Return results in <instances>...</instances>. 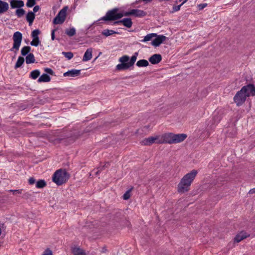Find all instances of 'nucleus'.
<instances>
[{
  "label": "nucleus",
  "mask_w": 255,
  "mask_h": 255,
  "mask_svg": "<svg viewBox=\"0 0 255 255\" xmlns=\"http://www.w3.org/2000/svg\"><path fill=\"white\" fill-rule=\"evenodd\" d=\"M187 137L185 133L174 134L172 132L165 133L160 136L159 143L175 144L184 141Z\"/></svg>",
  "instance_id": "1"
},
{
  "label": "nucleus",
  "mask_w": 255,
  "mask_h": 255,
  "mask_svg": "<svg viewBox=\"0 0 255 255\" xmlns=\"http://www.w3.org/2000/svg\"><path fill=\"white\" fill-rule=\"evenodd\" d=\"M121 23L127 28H130L132 25V22L130 18H125L122 20L116 21L114 23L115 25H119Z\"/></svg>",
  "instance_id": "11"
},
{
  "label": "nucleus",
  "mask_w": 255,
  "mask_h": 255,
  "mask_svg": "<svg viewBox=\"0 0 255 255\" xmlns=\"http://www.w3.org/2000/svg\"><path fill=\"white\" fill-rule=\"evenodd\" d=\"M40 41L39 38H33V40L30 42V45L34 46H37Z\"/></svg>",
  "instance_id": "34"
},
{
  "label": "nucleus",
  "mask_w": 255,
  "mask_h": 255,
  "mask_svg": "<svg viewBox=\"0 0 255 255\" xmlns=\"http://www.w3.org/2000/svg\"><path fill=\"white\" fill-rule=\"evenodd\" d=\"M245 88H242L238 91L234 97V101L236 104L237 106H242L246 101L247 97L244 93V91Z\"/></svg>",
  "instance_id": "7"
},
{
  "label": "nucleus",
  "mask_w": 255,
  "mask_h": 255,
  "mask_svg": "<svg viewBox=\"0 0 255 255\" xmlns=\"http://www.w3.org/2000/svg\"><path fill=\"white\" fill-rule=\"evenodd\" d=\"M40 72L38 70L32 71L30 74V77L32 79H36L40 75Z\"/></svg>",
  "instance_id": "29"
},
{
  "label": "nucleus",
  "mask_w": 255,
  "mask_h": 255,
  "mask_svg": "<svg viewBox=\"0 0 255 255\" xmlns=\"http://www.w3.org/2000/svg\"><path fill=\"white\" fill-rule=\"evenodd\" d=\"M35 183V179L33 178H30L29 179V183L31 185Z\"/></svg>",
  "instance_id": "49"
},
{
  "label": "nucleus",
  "mask_w": 255,
  "mask_h": 255,
  "mask_svg": "<svg viewBox=\"0 0 255 255\" xmlns=\"http://www.w3.org/2000/svg\"><path fill=\"white\" fill-rule=\"evenodd\" d=\"M198 174V171L197 170H193L190 172L187 173L185 175H196Z\"/></svg>",
  "instance_id": "44"
},
{
  "label": "nucleus",
  "mask_w": 255,
  "mask_h": 255,
  "mask_svg": "<svg viewBox=\"0 0 255 255\" xmlns=\"http://www.w3.org/2000/svg\"><path fill=\"white\" fill-rule=\"evenodd\" d=\"M157 36L156 33H149L146 35L145 36H144V38L142 40H140V42H146L147 41H149L152 39L153 37H155Z\"/></svg>",
  "instance_id": "24"
},
{
  "label": "nucleus",
  "mask_w": 255,
  "mask_h": 255,
  "mask_svg": "<svg viewBox=\"0 0 255 255\" xmlns=\"http://www.w3.org/2000/svg\"><path fill=\"white\" fill-rule=\"evenodd\" d=\"M9 7L7 2L0 0V13L6 12Z\"/></svg>",
  "instance_id": "20"
},
{
  "label": "nucleus",
  "mask_w": 255,
  "mask_h": 255,
  "mask_svg": "<svg viewBox=\"0 0 255 255\" xmlns=\"http://www.w3.org/2000/svg\"><path fill=\"white\" fill-rule=\"evenodd\" d=\"M24 58L23 57L19 56L18 58L17 62L14 66V69H16L17 68L20 67L24 63Z\"/></svg>",
  "instance_id": "27"
},
{
  "label": "nucleus",
  "mask_w": 255,
  "mask_h": 255,
  "mask_svg": "<svg viewBox=\"0 0 255 255\" xmlns=\"http://www.w3.org/2000/svg\"><path fill=\"white\" fill-rule=\"evenodd\" d=\"M148 65L149 63L148 61L145 59L139 60L136 63V65L138 67H146Z\"/></svg>",
  "instance_id": "25"
},
{
  "label": "nucleus",
  "mask_w": 255,
  "mask_h": 255,
  "mask_svg": "<svg viewBox=\"0 0 255 255\" xmlns=\"http://www.w3.org/2000/svg\"><path fill=\"white\" fill-rule=\"evenodd\" d=\"M40 31L39 29H35L32 31L31 36L32 38H39L38 35L40 34Z\"/></svg>",
  "instance_id": "37"
},
{
  "label": "nucleus",
  "mask_w": 255,
  "mask_h": 255,
  "mask_svg": "<svg viewBox=\"0 0 255 255\" xmlns=\"http://www.w3.org/2000/svg\"><path fill=\"white\" fill-rule=\"evenodd\" d=\"M71 136H69V135H64L62 137L58 138V139L60 141L65 139V138H70Z\"/></svg>",
  "instance_id": "46"
},
{
  "label": "nucleus",
  "mask_w": 255,
  "mask_h": 255,
  "mask_svg": "<svg viewBox=\"0 0 255 255\" xmlns=\"http://www.w3.org/2000/svg\"><path fill=\"white\" fill-rule=\"evenodd\" d=\"M254 193H255V188L251 189L249 192V194H254Z\"/></svg>",
  "instance_id": "50"
},
{
  "label": "nucleus",
  "mask_w": 255,
  "mask_h": 255,
  "mask_svg": "<svg viewBox=\"0 0 255 255\" xmlns=\"http://www.w3.org/2000/svg\"><path fill=\"white\" fill-rule=\"evenodd\" d=\"M41 255H53L52 251L49 249H46Z\"/></svg>",
  "instance_id": "41"
},
{
  "label": "nucleus",
  "mask_w": 255,
  "mask_h": 255,
  "mask_svg": "<svg viewBox=\"0 0 255 255\" xmlns=\"http://www.w3.org/2000/svg\"><path fill=\"white\" fill-rule=\"evenodd\" d=\"M180 1H182V2L181 3V4H182V5L184 4L186 1H188V0H179Z\"/></svg>",
  "instance_id": "51"
},
{
  "label": "nucleus",
  "mask_w": 255,
  "mask_h": 255,
  "mask_svg": "<svg viewBox=\"0 0 255 255\" xmlns=\"http://www.w3.org/2000/svg\"><path fill=\"white\" fill-rule=\"evenodd\" d=\"M25 13V10L21 8H18L15 11V14L19 18L22 17Z\"/></svg>",
  "instance_id": "32"
},
{
  "label": "nucleus",
  "mask_w": 255,
  "mask_h": 255,
  "mask_svg": "<svg viewBox=\"0 0 255 255\" xmlns=\"http://www.w3.org/2000/svg\"><path fill=\"white\" fill-rule=\"evenodd\" d=\"M35 18V14L31 11L28 12L26 16V19L29 23V25H31Z\"/></svg>",
  "instance_id": "21"
},
{
  "label": "nucleus",
  "mask_w": 255,
  "mask_h": 255,
  "mask_svg": "<svg viewBox=\"0 0 255 255\" xmlns=\"http://www.w3.org/2000/svg\"><path fill=\"white\" fill-rule=\"evenodd\" d=\"M35 0H27L26 5L28 7H31L35 4Z\"/></svg>",
  "instance_id": "38"
},
{
  "label": "nucleus",
  "mask_w": 255,
  "mask_h": 255,
  "mask_svg": "<svg viewBox=\"0 0 255 255\" xmlns=\"http://www.w3.org/2000/svg\"><path fill=\"white\" fill-rule=\"evenodd\" d=\"M156 38L152 40L151 44L155 47L159 46L166 39V37L163 35H157Z\"/></svg>",
  "instance_id": "12"
},
{
  "label": "nucleus",
  "mask_w": 255,
  "mask_h": 255,
  "mask_svg": "<svg viewBox=\"0 0 255 255\" xmlns=\"http://www.w3.org/2000/svg\"><path fill=\"white\" fill-rule=\"evenodd\" d=\"M31 48L30 46H25L22 48L21 50V54L22 56H26L30 52Z\"/></svg>",
  "instance_id": "31"
},
{
  "label": "nucleus",
  "mask_w": 255,
  "mask_h": 255,
  "mask_svg": "<svg viewBox=\"0 0 255 255\" xmlns=\"http://www.w3.org/2000/svg\"><path fill=\"white\" fill-rule=\"evenodd\" d=\"M131 191V189H129L123 195V198L124 200H128V199L130 197V192Z\"/></svg>",
  "instance_id": "39"
},
{
  "label": "nucleus",
  "mask_w": 255,
  "mask_h": 255,
  "mask_svg": "<svg viewBox=\"0 0 255 255\" xmlns=\"http://www.w3.org/2000/svg\"><path fill=\"white\" fill-rule=\"evenodd\" d=\"M118 8H115L107 11L106 15L101 18L105 21H112L121 18L125 16L124 13L118 12Z\"/></svg>",
  "instance_id": "4"
},
{
  "label": "nucleus",
  "mask_w": 255,
  "mask_h": 255,
  "mask_svg": "<svg viewBox=\"0 0 255 255\" xmlns=\"http://www.w3.org/2000/svg\"><path fill=\"white\" fill-rule=\"evenodd\" d=\"M10 5L11 8H19L24 6V2L21 0H10Z\"/></svg>",
  "instance_id": "15"
},
{
  "label": "nucleus",
  "mask_w": 255,
  "mask_h": 255,
  "mask_svg": "<svg viewBox=\"0 0 255 255\" xmlns=\"http://www.w3.org/2000/svg\"><path fill=\"white\" fill-rule=\"evenodd\" d=\"M46 182L43 180H39L36 182V187L38 188H42L46 186Z\"/></svg>",
  "instance_id": "33"
},
{
  "label": "nucleus",
  "mask_w": 255,
  "mask_h": 255,
  "mask_svg": "<svg viewBox=\"0 0 255 255\" xmlns=\"http://www.w3.org/2000/svg\"><path fill=\"white\" fill-rule=\"evenodd\" d=\"M44 71L51 75H54V72L51 68H46L44 69Z\"/></svg>",
  "instance_id": "43"
},
{
  "label": "nucleus",
  "mask_w": 255,
  "mask_h": 255,
  "mask_svg": "<svg viewBox=\"0 0 255 255\" xmlns=\"http://www.w3.org/2000/svg\"><path fill=\"white\" fill-rule=\"evenodd\" d=\"M160 136H150L144 138L141 141V144L144 145H151L153 143L160 144L158 141H160Z\"/></svg>",
  "instance_id": "8"
},
{
  "label": "nucleus",
  "mask_w": 255,
  "mask_h": 255,
  "mask_svg": "<svg viewBox=\"0 0 255 255\" xmlns=\"http://www.w3.org/2000/svg\"><path fill=\"white\" fill-rule=\"evenodd\" d=\"M68 9V6H65L62 9H61L56 17L54 18L53 23L55 24H62L65 20L66 12Z\"/></svg>",
  "instance_id": "5"
},
{
  "label": "nucleus",
  "mask_w": 255,
  "mask_h": 255,
  "mask_svg": "<svg viewBox=\"0 0 255 255\" xmlns=\"http://www.w3.org/2000/svg\"><path fill=\"white\" fill-rule=\"evenodd\" d=\"M39 9H40V7L39 5H35L33 7L32 12H34V13L35 12H36L37 11H38L39 10Z\"/></svg>",
  "instance_id": "47"
},
{
  "label": "nucleus",
  "mask_w": 255,
  "mask_h": 255,
  "mask_svg": "<svg viewBox=\"0 0 255 255\" xmlns=\"http://www.w3.org/2000/svg\"><path fill=\"white\" fill-rule=\"evenodd\" d=\"M92 51L93 49L92 48H89L87 49L83 56L82 59L83 61H87L92 59Z\"/></svg>",
  "instance_id": "17"
},
{
  "label": "nucleus",
  "mask_w": 255,
  "mask_h": 255,
  "mask_svg": "<svg viewBox=\"0 0 255 255\" xmlns=\"http://www.w3.org/2000/svg\"><path fill=\"white\" fill-rule=\"evenodd\" d=\"M80 70L71 69L64 73L63 75L65 77H77L80 74Z\"/></svg>",
  "instance_id": "16"
},
{
  "label": "nucleus",
  "mask_w": 255,
  "mask_h": 255,
  "mask_svg": "<svg viewBox=\"0 0 255 255\" xmlns=\"http://www.w3.org/2000/svg\"><path fill=\"white\" fill-rule=\"evenodd\" d=\"M195 176H183L178 186V191L180 193L187 192Z\"/></svg>",
  "instance_id": "3"
},
{
  "label": "nucleus",
  "mask_w": 255,
  "mask_h": 255,
  "mask_svg": "<svg viewBox=\"0 0 255 255\" xmlns=\"http://www.w3.org/2000/svg\"><path fill=\"white\" fill-rule=\"evenodd\" d=\"M69 176H52V181L57 185H61L69 179Z\"/></svg>",
  "instance_id": "13"
},
{
  "label": "nucleus",
  "mask_w": 255,
  "mask_h": 255,
  "mask_svg": "<svg viewBox=\"0 0 255 255\" xmlns=\"http://www.w3.org/2000/svg\"><path fill=\"white\" fill-rule=\"evenodd\" d=\"M207 6V3H200L198 5V8L199 10H202L204 8H205Z\"/></svg>",
  "instance_id": "42"
},
{
  "label": "nucleus",
  "mask_w": 255,
  "mask_h": 255,
  "mask_svg": "<svg viewBox=\"0 0 255 255\" xmlns=\"http://www.w3.org/2000/svg\"><path fill=\"white\" fill-rule=\"evenodd\" d=\"M72 252L74 255H86L84 251L77 246L72 248Z\"/></svg>",
  "instance_id": "19"
},
{
  "label": "nucleus",
  "mask_w": 255,
  "mask_h": 255,
  "mask_svg": "<svg viewBox=\"0 0 255 255\" xmlns=\"http://www.w3.org/2000/svg\"><path fill=\"white\" fill-rule=\"evenodd\" d=\"M249 234L245 232H241L239 234H238L236 237L235 238V241L237 243L241 242L242 240L246 239L247 237L249 236Z\"/></svg>",
  "instance_id": "18"
},
{
  "label": "nucleus",
  "mask_w": 255,
  "mask_h": 255,
  "mask_svg": "<svg viewBox=\"0 0 255 255\" xmlns=\"http://www.w3.org/2000/svg\"><path fill=\"white\" fill-rule=\"evenodd\" d=\"M138 53L135 52L131 56L129 61V57L128 55H124L119 59V61L121 63L116 66V69L119 71L125 70L128 69L129 67L132 66L136 60Z\"/></svg>",
  "instance_id": "2"
},
{
  "label": "nucleus",
  "mask_w": 255,
  "mask_h": 255,
  "mask_svg": "<svg viewBox=\"0 0 255 255\" xmlns=\"http://www.w3.org/2000/svg\"><path fill=\"white\" fill-rule=\"evenodd\" d=\"M62 54L68 59L70 60L73 57V54L71 52H62Z\"/></svg>",
  "instance_id": "35"
},
{
  "label": "nucleus",
  "mask_w": 255,
  "mask_h": 255,
  "mask_svg": "<svg viewBox=\"0 0 255 255\" xmlns=\"http://www.w3.org/2000/svg\"><path fill=\"white\" fill-rule=\"evenodd\" d=\"M26 63L27 64L33 63L35 61V57L32 53H29L25 58Z\"/></svg>",
  "instance_id": "23"
},
{
  "label": "nucleus",
  "mask_w": 255,
  "mask_h": 255,
  "mask_svg": "<svg viewBox=\"0 0 255 255\" xmlns=\"http://www.w3.org/2000/svg\"><path fill=\"white\" fill-rule=\"evenodd\" d=\"M22 189L18 190H9V192H11L13 194H21L22 193Z\"/></svg>",
  "instance_id": "45"
},
{
  "label": "nucleus",
  "mask_w": 255,
  "mask_h": 255,
  "mask_svg": "<svg viewBox=\"0 0 255 255\" xmlns=\"http://www.w3.org/2000/svg\"><path fill=\"white\" fill-rule=\"evenodd\" d=\"M51 78L47 74H43L38 79V83L48 82L50 81Z\"/></svg>",
  "instance_id": "22"
},
{
  "label": "nucleus",
  "mask_w": 255,
  "mask_h": 255,
  "mask_svg": "<svg viewBox=\"0 0 255 255\" xmlns=\"http://www.w3.org/2000/svg\"><path fill=\"white\" fill-rule=\"evenodd\" d=\"M109 165V163H106L103 167H99L97 169L96 171L94 173L96 174H98L101 173V171H100L103 170V169H105L106 168L108 167Z\"/></svg>",
  "instance_id": "36"
},
{
  "label": "nucleus",
  "mask_w": 255,
  "mask_h": 255,
  "mask_svg": "<svg viewBox=\"0 0 255 255\" xmlns=\"http://www.w3.org/2000/svg\"><path fill=\"white\" fill-rule=\"evenodd\" d=\"M52 175H69L65 169H59L57 170Z\"/></svg>",
  "instance_id": "26"
},
{
  "label": "nucleus",
  "mask_w": 255,
  "mask_h": 255,
  "mask_svg": "<svg viewBox=\"0 0 255 255\" xmlns=\"http://www.w3.org/2000/svg\"><path fill=\"white\" fill-rule=\"evenodd\" d=\"M56 29H53L51 31V39L52 40H54L55 39V34H54V33H55V31H56Z\"/></svg>",
  "instance_id": "48"
},
{
  "label": "nucleus",
  "mask_w": 255,
  "mask_h": 255,
  "mask_svg": "<svg viewBox=\"0 0 255 255\" xmlns=\"http://www.w3.org/2000/svg\"><path fill=\"white\" fill-rule=\"evenodd\" d=\"M13 44L12 47L10 49V51H12L15 50L16 51L19 50V47L22 39V35L21 32L16 31L14 33L12 37Z\"/></svg>",
  "instance_id": "6"
},
{
  "label": "nucleus",
  "mask_w": 255,
  "mask_h": 255,
  "mask_svg": "<svg viewBox=\"0 0 255 255\" xmlns=\"http://www.w3.org/2000/svg\"><path fill=\"white\" fill-rule=\"evenodd\" d=\"M162 60V56L159 54H154L149 58V61L152 64H158Z\"/></svg>",
  "instance_id": "14"
},
{
  "label": "nucleus",
  "mask_w": 255,
  "mask_h": 255,
  "mask_svg": "<svg viewBox=\"0 0 255 255\" xmlns=\"http://www.w3.org/2000/svg\"><path fill=\"white\" fill-rule=\"evenodd\" d=\"M102 34L105 35L106 37H108L109 36H110L113 34H117L119 33L118 32H116L113 30H109V29H104L102 32Z\"/></svg>",
  "instance_id": "28"
},
{
  "label": "nucleus",
  "mask_w": 255,
  "mask_h": 255,
  "mask_svg": "<svg viewBox=\"0 0 255 255\" xmlns=\"http://www.w3.org/2000/svg\"><path fill=\"white\" fill-rule=\"evenodd\" d=\"M242 88H245L244 93H245L247 97L255 95V87L254 85L249 84L243 87Z\"/></svg>",
  "instance_id": "10"
},
{
  "label": "nucleus",
  "mask_w": 255,
  "mask_h": 255,
  "mask_svg": "<svg viewBox=\"0 0 255 255\" xmlns=\"http://www.w3.org/2000/svg\"><path fill=\"white\" fill-rule=\"evenodd\" d=\"M182 6V4H179L178 5H174L173 6L172 11H171L172 13H173L176 11H178L180 9V7Z\"/></svg>",
  "instance_id": "40"
},
{
  "label": "nucleus",
  "mask_w": 255,
  "mask_h": 255,
  "mask_svg": "<svg viewBox=\"0 0 255 255\" xmlns=\"http://www.w3.org/2000/svg\"><path fill=\"white\" fill-rule=\"evenodd\" d=\"M65 33L69 36L71 37L76 34V29L74 27L65 30Z\"/></svg>",
  "instance_id": "30"
},
{
  "label": "nucleus",
  "mask_w": 255,
  "mask_h": 255,
  "mask_svg": "<svg viewBox=\"0 0 255 255\" xmlns=\"http://www.w3.org/2000/svg\"><path fill=\"white\" fill-rule=\"evenodd\" d=\"M125 16L134 15L136 17H141L146 15V12L142 10L132 9L124 13Z\"/></svg>",
  "instance_id": "9"
}]
</instances>
